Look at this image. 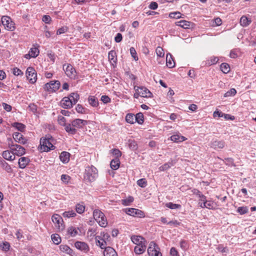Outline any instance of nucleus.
Instances as JSON below:
<instances>
[{
    "label": "nucleus",
    "instance_id": "1",
    "mask_svg": "<svg viewBox=\"0 0 256 256\" xmlns=\"http://www.w3.org/2000/svg\"><path fill=\"white\" fill-rule=\"evenodd\" d=\"M52 138L50 136H46L42 137L40 140V144L38 147V149L41 152H49L55 148V146L52 144Z\"/></svg>",
    "mask_w": 256,
    "mask_h": 256
},
{
    "label": "nucleus",
    "instance_id": "2",
    "mask_svg": "<svg viewBox=\"0 0 256 256\" xmlns=\"http://www.w3.org/2000/svg\"><path fill=\"white\" fill-rule=\"evenodd\" d=\"M98 177V170L93 166H88L86 168L84 178V179L90 182L96 180Z\"/></svg>",
    "mask_w": 256,
    "mask_h": 256
},
{
    "label": "nucleus",
    "instance_id": "3",
    "mask_svg": "<svg viewBox=\"0 0 256 256\" xmlns=\"http://www.w3.org/2000/svg\"><path fill=\"white\" fill-rule=\"evenodd\" d=\"M52 220L58 232H62L64 229V224L62 217L58 214H54L52 216Z\"/></svg>",
    "mask_w": 256,
    "mask_h": 256
},
{
    "label": "nucleus",
    "instance_id": "4",
    "mask_svg": "<svg viewBox=\"0 0 256 256\" xmlns=\"http://www.w3.org/2000/svg\"><path fill=\"white\" fill-rule=\"evenodd\" d=\"M88 122L86 120L80 118H76L71 121L70 124L72 128L74 129L75 132L73 133H68L70 134H75L77 132L76 128H82L85 126L87 125Z\"/></svg>",
    "mask_w": 256,
    "mask_h": 256
},
{
    "label": "nucleus",
    "instance_id": "5",
    "mask_svg": "<svg viewBox=\"0 0 256 256\" xmlns=\"http://www.w3.org/2000/svg\"><path fill=\"white\" fill-rule=\"evenodd\" d=\"M149 256H162L159 246L154 242H151L148 248Z\"/></svg>",
    "mask_w": 256,
    "mask_h": 256
},
{
    "label": "nucleus",
    "instance_id": "6",
    "mask_svg": "<svg viewBox=\"0 0 256 256\" xmlns=\"http://www.w3.org/2000/svg\"><path fill=\"white\" fill-rule=\"evenodd\" d=\"M2 22L6 30L10 31H14L15 28V24L12 21L11 18L8 16H3L2 18Z\"/></svg>",
    "mask_w": 256,
    "mask_h": 256
},
{
    "label": "nucleus",
    "instance_id": "7",
    "mask_svg": "<svg viewBox=\"0 0 256 256\" xmlns=\"http://www.w3.org/2000/svg\"><path fill=\"white\" fill-rule=\"evenodd\" d=\"M60 81H50L44 86V89L50 93L56 92L60 88Z\"/></svg>",
    "mask_w": 256,
    "mask_h": 256
},
{
    "label": "nucleus",
    "instance_id": "8",
    "mask_svg": "<svg viewBox=\"0 0 256 256\" xmlns=\"http://www.w3.org/2000/svg\"><path fill=\"white\" fill-rule=\"evenodd\" d=\"M123 211L124 212L127 214L132 216H137L138 218H144L145 216L144 212L138 209L135 208H126L123 209Z\"/></svg>",
    "mask_w": 256,
    "mask_h": 256
},
{
    "label": "nucleus",
    "instance_id": "9",
    "mask_svg": "<svg viewBox=\"0 0 256 256\" xmlns=\"http://www.w3.org/2000/svg\"><path fill=\"white\" fill-rule=\"evenodd\" d=\"M8 146L11 150V151L12 153L15 156H22L25 154L26 153V150L25 148L18 144H12L10 145V144H8Z\"/></svg>",
    "mask_w": 256,
    "mask_h": 256
},
{
    "label": "nucleus",
    "instance_id": "10",
    "mask_svg": "<svg viewBox=\"0 0 256 256\" xmlns=\"http://www.w3.org/2000/svg\"><path fill=\"white\" fill-rule=\"evenodd\" d=\"M66 118L62 116H58V124L62 126H63L64 127L65 130L68 133H73L74 132L76 131L74 129L72 128L71 126L69 124L66 123Z\"/></svg>",
    "mask_w": 256,
    "mask_h": 256
},
{
    "label": "nucleus",
    "instance_id": "11",
    "mask_svg": "<svg viewBox=\"0 0 256 256\" xmlns=\"http://www.w3.org/2000/svg\"><path fill=\"white\" fill-rule=\"evenodd\" d=\"M63 69L66 74L71 79H74L76 76V71L74 68L70 64H64Z\"/></svg>",
    "mask_w": 256,
    "mask_h": 256
},
{
    "label": "nucleus",
    "instance_id": "12",
    "mask_svg": "<svg viewBox=\"0 0 256 256\" xmlns=\"http://www.w3.org/2000/svg\"><path fill=\"white\" fill-rule=\"evenodd\" d=\"M38 48V45H34V46L29 50L28 53L24 54V58L26 59H30V58H36L40 54Z\"/></svg>",
    "mask_w": 256,
    "mask_h": 256
},
{
    "label": "nucleus",
    "instance_id": "13",
    "mask_svg": "<svg viewBox=\"0 0 256 256\" xmlns=\"http://www.w3.org/2000/svg\"><path fill=\"white\" fill-rule=\"evenodd\" d=\"M136 91L140 92V96L143 98H150L152 97V94L146 87L134 86Z\"/></svg>",
    "mask_w": 256,
    "mask_h": 256
},
{
    "label": "nucleus",
    "instance_id": "14",
    "mask_svg": "<svg viewBox=\"0 0 256 256\" xmlns=\"http://www.w3.org/2000/svg\"><path fill=\"white\" fill-rule=\"evenodd\" d=\"M28 80H36L37 74L34 68L28 67L26 72Z\"/></svg>",
    "mask_w": 256,
    "mask_h": 256
},
{
    "label": "nucleus",
    "instance_id": "15",
    "mask_svg": "<svg viewBox=\"0 0 256 256\" xmlns=\"http://www.w3.org/2000/svg\"><path fill=\"white\" fill-rule=\"evenodd\" d=\"M74 246L77 249L85 253H87L90 250L88 245L85 242L76 241L74 243Z\"/></svg>",
    "mask_w": 256,
    "mask_h": 256
},
{
    "label": "nucleus",
    "instance_id": "16",
    "mask_svg": "<svg viewBox=\"0 0 256 256\" xmlns=\"http://www.w3.org/2000/svg\"><path fill=\"white\" fill-rule=\"evenodd\" d=\"M130 239L132 242L136 244V246L142 245L143 244V243L147 244L146 240H145V238L140 236H132L130 237Z\"/></svg>",
    "mask_w": 256,
    "mask_h": 256
},
{
    "label": "nucleus",
    "instance_id": "17",
    "mask_svg": "<svg viewBox=\"0 0 256 256\" xmlns=\"http://www.w3.org/2000/svg\"><path fill=\"white\" fill-rule=\"evenodd\" d=\"M60 105L64 108H70L72 107L74 104L70 97L66 96L61 100Z\"/></svg>",
    "mask_w": 256,
    "mask_h": 256
},
{
    "label": "nucleus",
    "instance_id": "18",
    "mask_svg": "<svg viewBox=\"0 0 256 256\" xmlns=\"http://www.w3.org/2000/svg\"><path fill=\"white\" fill-rule=\"evenodd\" d=\"M175 24L183 28L188 29L192 27L194 24L186 20H181L176 22H175Z\"/></svg>",
    "mask_w": 256,
    "mask_h": 256
},
{
    "label": "nucleus",
    "instance_id": "19",
    "mask_svg": "<svg viewBox=\"0 0 256 256\" xmlns=\"http://www.w3.org/2000/svg\"><path fill=\"white\" fill-rule=\"evenodd\" d=\"M13 138L16 142L20 144H24L27 143L28 140L20 132H15L13 134Z\"/></svg>",
    "mask_w": 256,
    "mask_h": 256
},
{
    "label": "nucleus",
    "instance_id": "20",
    "mask_svg": "<svg viewBox=\"0 0 256 256\" xmlns=\"http://www.w3.org/2000/svg\"><path fill=\"white\" fill-rule=\"evenodd\" d=\"M108 58L112 65L114 67L117 62V56L114 50H112L108 52Z\"/></svg>",
    "mask_w": 256,
    "mask_h": 256
},
{
    "label": "nucleus",
    "instance_id": "21",
    "mask_svg": "<svg viewBox=\"0 0 256 256\" xmlns=\"http://www.w3.org/2000/svg\"><path fill=\"white\" fill-rule=\"evenodd\" d=\"M30 160L27 157H21L18 160V166L20 168H24L30 162Z\"/></svg>",
    "mask_w": 256,
    "mask_h": 256
},
{
    "label": "nucleus",
    "instance_id": "22",
    "mask_svg": "<svg viewBox=\"0 0 256 256\" xmlns=\"http://www.w3.org/2000/svg\"><path fill=\"white\" fill-rule=\"evenodd\" d=\"M59 248L61 252L69 254L70 256H73L74 254L73 250L66 244H61L59 246Z\"/></svg>",
    "mask_w": 256,
    "mask_h": 256
},
{
    "label": "nucleus",
    "instance_id": "23",
    "mask_svg": "<svg viewBox=\"0 0 256 256\" xmlns=\"http://www.w3.org/2000/svg\"><path fill=\"white\" fill-rule=\"evenodd\" d=\"M2 156L6 160L12 161L15 159L14 155L12 153L11 150H4L2 153Z\"/></svg>",
    "mask_w": 256,
    "mask_h": 256
},
{
    "label": "nucleus",
    "instance_id": "24",
    "mask_svg": "<svg viewBox=\"0 0 256 256\" xmlns=\"http://www.w3.org/2000/svg\"><path fill=\"white\" fill-rule=\"evenodd\" d=\"M225 142L223 140H216L212 142L211 147L214 149L223 148L224 147Z\"/></svg>",
    "mask_w": 256,
    "mask_h": 256
},
{
    "label": "nucleus",
    "instance_id": "25",
    "mask_svg": "<svg viewBox=\"0 0 256 256\" xmlns=\"http://www.w3.org/2000/svg\"><path fill=\"white\" fill-rule=\"evenodd\" d=\"M70 154L67 152L64 151L60 155V159L64 164H67L70 161Z\"/></svg>",
    "mask_w": 256,
    "mask_h": 256
},
{
    "label": "nucleus",
    "instance_id": "26",
    "mask_svg": "<svg viewBox=\"0 0 256 256\" xmlns=\"http://www.w3.org/2000/svg\"><path fill=\"white\" fill-rule=\"evenodd\" d=\"M96 243V246H99L102 249H104L106 248V242L104 238H101L100 236H96L95 238Z\"/></svg>",
    "mask_w": 256,
    "mask_h": 256
},
{
    "label": "nucleus",
    "instance_id": "27",
    "mask_svg": "<svg viewBox=\"0 0 256 256\" xmlns=\"http://www.w3.org/2000/svg\"><path fill=\"white\" fill-rule=\"evenodd\" d=\"M175 164L176 161L174 160L171 159L168 162H166L162 166H160L159 168V170L160 171H165L170 168L172 166H174Z\"/></svg>",
    "mask_w": 256,
    "mask_h": 256
},
{
    "label": "nucleus",
    "instance_id": "28",
    "mask_svg": "<svg viewBox=\"0 0 256 256\" xmlns=\"http://www.w3.org/2000/svg\"><path fill=\"white\" fill-rule=\"evenodd\" d=\"M146 244L145 243H143L142 245L136 246L134 248V252L137 254H143L146 251Z\"/></svg>",
    "mask_w": 256,
    "mask_h": 256
},
{
    "label": "nucleus",
    "instance_id": "29",
    "mask_svg": "<svg viewBox=\"0 0 256 256\" xmlns=\"http://www.w3.org/2000/svg\"><path fill=\"white\" fill-rule=\"evenodd\" d=\"M252 22L250 18L246 16H242L240 19V24L243 27H246L249 26Z\"/></svg>",
    "mask_w": 256,
    "mask_h": 256
},
{
    "label": "nucleus",
    "instance_id": "30",
    "mask_svg": "<svg viewBox=\"0 0 256 256\" xmlns=\"http://www.w3.org/2000/svg\"><path fill=\"white\" fill-rule=\"evenodd\" d=\"M170 140L175 142H179L186 140V138L180 134H175L170 136Z\"/></svg>",
    "mask_w": 256,
    "mask_h": 256
},
{
    "label": "nucleus",
    "instance_id": "31",
    "mask_svg": "<svg viewBox=\"0 0 256 256\" xmlns=\"http://www.w3.org/2000/svg\"><path fill=\"white\" fill-rule=\"evenodd\" d=\"M166 64L169 68H172L175 66V62L172 58V56L170 54H166Z\"/></svg>",
    "mask_w": 256,
    "mask_h": 256
},
{
    "label": "nucleus",
    "instance_id": "32",
    "mask_svg": "<svg viewBox=\"0 0 256 256\" xmlns=\"http://www.w3.org/2000/svg\"><path fill=\"white\" fill-rule=\"evenodd\" d=\"M0 164L1 166L4 169L6 172L8 173H11L12 172V169L11 168L10 166L8 164V162H6L2 158L0 160Z\"/></svg>",
    "mask_w": 256,
    "mask_h": 256
},
{
    "label": "nucleus",
    "instance_id": "33",
    "mask_svg": "<svg viewBox=\"0 0 256 256\" xmlns=\"http://www.w3.org/2000/svg\"><path fill=\"white\" fill-rule=\"evenodd\" d=\"M104 256H118L116 251L111 247H107L104 253Z\"/></svg>",
    "mask_w": 256,
    "mask_h": 256
},
{
    "label": "nucleus",
    "instance_id": "34",
    "mask_svg": "<svg viewBox=\"0 0 256 256\" xmlns=\"http://www.w3.org/2000/svg\"><path fill=\"white\" fill-rule=\"evenodd\" d=\"M120 161L119 158H115L110 162V167L112 170H116L120 167Z\"/></svg>",
    "mask_w": 256,
    "mask_h": 256
},
{
    "label": "nucleus",
    "instance_id": "35",
    "mask_svg": "<svg viewBox=\"0 0 256 256\" xmlns=\"http://www.w3.org/2000/svg\"><path fill=\"white\" fill-rule=\"evenodd\" d=\"M218 60H219L218 57L212 56L206 61L205 64L210 66L211 65L216 64L218 62Z\"/></svg>",
    "mask_w": 256,
    "mask_h": 256
},
{
    "label": "nucleus",
    "instance_id": "36",
    "mask_svg": "<svg viewBox=\"0 0 256 256\" xmlns=\"http://www.w3.org/2000/svg\"><path fill=\"white\" fill-rule=\"evenodd\" d=\"M126 121L129 124H134L136 122L135 115L133 114H128L126 116Z\"/></svg>",
    "mask_w": 256,
    "mask_h": 256
},
{
    "label": "nucleus",
    "instance_id": "37",
    "mask_svg": "<svg viewBox=\"0 0 256 256\" xmlns=\"http://www.w3.org/2000/svg\"><path fill=\"white\" fill-rule=\"evenodd\" d=\"M134 200V198L132 196H128L126 198L122 200L121 204L124 206L130 205Z\"/></svg>",
    "mask_w": 256,
    "mask_h": 256
},
{
    "label": "nucleus",
    "instance_id": "38",
    "mask_svg": "<svg viewBox=\"0 0 256 256\" xmlns=\"http://www.w3.org/2000/svg\"><path fill=\"white\" fill-rule=\"evenodd\" d=\"M12 126L21 132H24L26 129V126L20 122H14L12 124Z\"/></svg>",
    "mask_w": 256,
    "mask_h": 256
},
{
    "label": "nucleus",
    "instance_id": "39",
    "mask_svg": "<svg viewBox=\"0 0 256 256\" xmlns=\"http://www.w3.org/2000/svg\"><path fill=\"white\" fill-rule=\"evenodd\" d=\"M96 222L100 226L103 228L106 227L108 225V222L104 214V218L102 217V216H100Z\"/></svg>",
    "mask_w": 256,
    "mask_h": 256
},
{
    "label": "nucleus",
    "instance_id": "40",
    "mask_svg": "<svg viewBox=\"0 0 256 256\" xmlns=\"http://www.w3.org/2000/svg\"><path fill=\"white\" fill-rule=\"evenodd\" d=\"M89 104L94 107H96L98 105V99L94 96H90L88 98Z\"/></svg>",
    "mask_w": 256,
    "mask_h": 256
},
{
    "label": "nucleus",
    "instance_id": "41",
    "mask_svg": "<svg viewBox=\"0 0 256 256\" xmlns=\"http://www.w3.org/2000/svg\"><path fill=\"white\" fill-rule=\"evenodd\" d=\"M218 158L224 161V164L229 166H236L234 163V160L232 158H226L224 160H222L220 158Z\"/></svg>",
    "mask_w": 256,
    "mask_h": 256
},
{
    "label": "nucleus",
    "instance_id": "42",
    "mask_svg": "<svg viewBox=\"0 0 256 256\" xmlns=\"http://www.w3.org/2000/svg\"><path fill=\"white\" fill-rule=\"evenodd\" d=\"M135 121L138 124H142L144 122V114L142 112L138 113L135 116Z\"/></svg>",
    "mask_w": 256,
    "mask_h": 256
},
{
    "label": "nucleus",
    "instance_id": "43",
    "mask_svg": "<svg viewBox=\"0 0 256 256\" xmlns=\"http://www.w3.org/2000/svg\"><path fill=\"white\" fill-rule=\"evenodd\" d=\"M78 228H76L74 226H70L68 228V232L71 236L74 237L78 234Z\"/></svg>",
    "mask_w": 256,
    "mask_h": 256
},
{
    "label": "nucleus",
    "instance_id": "44",
    "mask_svg": "<svg viewBox=\"0 0 256 256\" xmlns=\"http://www.w3.org/2000/svg\"><path fill=\"white\" fill-rule=\"evenodd\" d=\"M100 216L104 218V214L99 210H95L93 212V216L94 220L97 222Z\"/></svg>",
    "mask_w": 256,
    "mask_h": 256
},
{
    "label": "nucleus",
    "instance_id": "45",
    "mask_svg": "<svg viewBox=\"0 0 256 256\" xmlns=\"http://www.w3.org/2000/svg\"><path fill=\"white\" fill-rule=\"evenodd\" d=\"M205 203L206 204V208L210 210H214L216 208V204L214 202L206 200Z\"/></svg>",
    "mask_w": 256,
    "mask_h": 256
},
{
    "label": "nucleus",
    "instance_id": "46",
    "mask_svg": "<svg viewBox=\"0 0 256 256\" xmlns=\"http://www.w3.org/2000/svg\"><path fill=\"white\" fill-rule=\"evenodd\" d=\"M128 146L129 148L132 150H136L138 148L137 144L136 142L133 140H128Z\"/></svg>",
    "mask_w": 256,
    "mask_h": 256
},
{
    "label": "nucleus",
    "instance_id": "47",
    "mask_svg": "<svg viewBox=\"0 0 256 256\" xmlns=\"http://www.w3.org/2000/svg\"><path fill=\"white\" fill-rule=\"evenodd\" d=\"M70 100H72V102L74 104H76V103L78 102V100H79L80 96L78 94L73 92L70 94Z\"/></svg>",
    "mask_w": 256,
    "mask_h": 256
},
{
    "label": "nucleus",
    "instance_id": "48",
    "mask_svg": "<svg viewBox=\"0 0 256 256\" xmlns=\"http://www.w3.org/2000/svg\"><path fill=\"white\" fill-rule=\"evenodd\" d=\"M220 68L221 70L224 74H227L230 72V68L227 63L222 64Z\"/></svg>",
    "mask_w": 256,
    "mask_h": 256
},
{
    "label": "nucleus",
    "instance_id": "49",
    "mask_svg": "<svg viewBox=\"0 0 256 256\" xmlns=\"http://www.w3.org/2000/svg\"><path fill=\"white\" fill-rule=\"evenodd\" d=\"M76 210L78 213L82 214L85 210V206L83 204H78L76 206Z\"/></svg>",
    "mask_w": 256,
    "mask_h": 256
},
{
    "label": "nucleus",
    "instance_id": "50",
    "mask_svg": "<svg viewBox=\"0 0 256 256\" xmlns=\"http://www.w3.org/2000/svg\"><path fill=\"white\" fill-rule=\"evenodd\" d=\"M51 238L53 242L56 244H58L61 242V238L58 234H52Z\"/></svg>",
    "mask_w": 256,
    "mask_h": 256
},
{
    "label": "nucleus",
    "instance_id": "51",
    "mask_svg": "<svg viewBox=\"0 0 256 256\" xmlns=\"http://www.w3.org/2000/svg\"><path fill=\"white\" fill-rule=\"evenodd\" d=\"M236 211L240 214H244L248 212V209L246 206H240L238 208Z\"/></svg>",
    "mask_w": 256,
    "mask_h": 256
},
{
    "label": "nucleus",
    "instance_id": "52",
    "mask_svg": "<svg viewBox=\"0 0 256 256\" xmlns=\"http://www.w3.org/2000/svg\"><path fill=\"white\" fill-rule=\"evenodd\" d=\"M62 216L64 218H72L76 216V213L74 210H70L68 212H64L62 214Z\"/></svg>",
    "mask_w": 256,
    "mask_h": 256
},
{
    "label": "nucleus",
    "instance_id": "53",
    "mask_svg": "<svg viewBox=\"0 0 256 256\" xmlns=\"http://www.w3.org/2000/svg\"><path fill=\"white\" fill-rule=\"evenodd\" d=\"M166 206L169 208L174 210L178 209L181 207V206L178 204H173L171 202H168L166 204Z\"/></svg>",
    "mask_w": 256,
    "mask_h": 256
},
{
    "label": "nucleus",
    "instance_id": "54",
    "mask_svg": "<svg viewBox=\"0 0 256 256\" xmlns=\"http://www.w3.org/2000/svg\"><path fill=\"white\" fill-rule=\"evenodd\" d=\"M182 14L180 12H176L170 13L169 17L172 18L178 19L182 18Z\"/></svg>",
    "mask_w": 256,
    "mask_h": 256
},
{
    "label": "nucleus",
    "instance_id": "55",
    "mask_svg": "<svg viewBox=\"0 0 256 256\" xmlns=\"http://www.w3.org/2000/svg\"><path fill=\"white\" fill-rule=\"evenodd\" d=\"M180 247L184 250H188L189 248V244L186 240H182L180 243Z\"/></svg>",
    "mask_w": 256,
    "mask_h": 256
},
{
    "label": "nucleus",
    "instance_id": "56",
    "mask_svg": "<svg viewBox=\"0 0 256 256\" xmlns=\"http://www.w3.org/2000/svg\"><path fill=\"white\" fill-rule=\"evenodd\" d=\"M236 93V90L235 88H231L230 90L226 92L224 94V97L232 96H235Z\"/></svg>",
    "mask_w": 256,
    "mask_h": 256
},
{
    "label": "nucleus",
    "instance_id": "57",
    "mask_svg": "<svg viewBox=\"0 0 256 256\" xmlns=\"http://www.w3.org/2000/svg\"><path fill=\"white\" fill-rule=\"evenodd\" d=\"M156 54L158 56L163 57L164 55V52L163 48L160 46H158L156 50Z\"/></svg>",
    "mask_w": 256,
    "mask_h": 256
},
{
    "label": "nucleus",
    "instance_id": "58",
    "mask_svg": "<svg viewBox=\"0 0 256 256\" xmlns=\"http://www.w3.org/2000/svg\"><path fill=\"white\" fill-rule=\"evenodd\" d=\"M28 108L30 111L34 114L37 112L38 106L34 103L30 104L28 106Z\"/></svg>",
    "mask_w": 256,
    "mask_h": 256
},
{
    "label": "nucleus",
    "instance_id": "59",
    "mask_svg": "<svg viewBox=\"0 0 256 256\" xmlns=\"http://www.w3.org/2000/svg\"><path fill=\"white\" fill-rule=\"evenodd\" d=\"M0 248L4 252H7L10 250V244L9 242H3L2 244L0 245Z\"/></svg>",
    "mask_w": 256,
    "mask_h": 256
},
{
    "label": "nucleus",
    "instance_id": "60",
    "mask_svg": "<svg viewBox=\"0 0 256 256\" xmlns=\"http://www.w3.org/2000/svg\"><path fill=\"white\" fill-rule=\"evenodd\" d=\"M112 154L114 156H116L115 158H120L122 156L121 152L118 149H116V148L112 149Z\"/></svg>",
    "mask_w": 256,
    "mask_h": 256
},
{
    "label": "nucleus",
    "instance_id": "61",
    "mask_svg": "<svg viewBox=\"0 0 256 256\" xmlns=\"http://www.w3.org/2000/svg\"><path fill=\"white\" fill-rule=\"evenodd\" d=\"M68 28L66 26L60 28L57 30L56 34L58 35V34H60L65 33L66 32H68Z\"/></svg>",
    "mask_w": 256,
    "mask_h": 256
},
{
    "label": "nucleus",
    "instance_id": "62",
    "mask_svg": "<svg viewBox=\"0 0 256 256\" xmlns=\"http://www.w3.org/2000/svg\"><path fill=\"white\" fill-rule=\"evenodd\" d=\"M137 184L142 188H144L146 186V181L144 178H141L137 181Z\"/></svg>",
    "mask_w": 256,
    "mask_h": 256
},
{
    "label": "nucleus",
    "instance_id": "63",
    "mask_svg": "<svg viewBox=\"0 0 256 256\" xmlns=\"http://www.w3.org/2000/svg\"><path fill=\"white\" fill-rule=\"evenodd\" d=\"M76 111L80 114L85 112L84 108L80 104H78L76 107Z\"/></svg>",
    "mask_w": 256,
    "mask_h": 256
},
{
    "label": "nucleus",
    "instance_id": "64",
    "mask_svg": "<svg viewBox=\"0 0 256 256\" xmlns=\"http://www.w3.org/2000/svg\"><path fill=\"white\" fill-rule=\"evenodd\" d=\"M170 256H180L178 252L176 249L174 247H172L170 248Z\"/></svg>",
    "mask_w": 256,
    "mask_h": 256
}]
</instances>
